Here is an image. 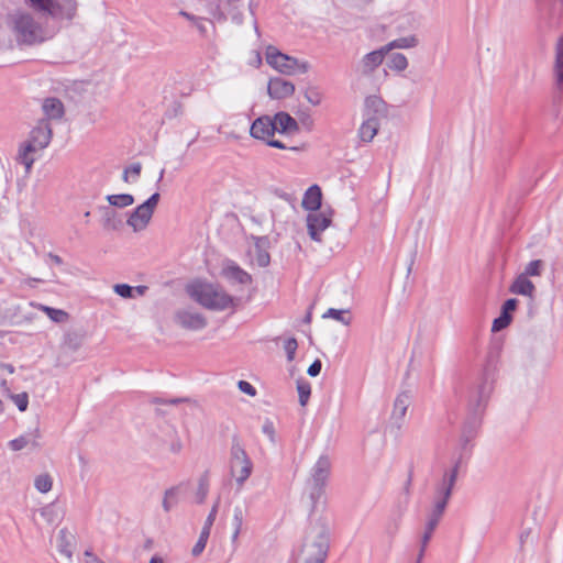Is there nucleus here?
Wrapping results in <instances>:
<instances>
[{
  "label": "nucleus",
  "instance_id": "58",
  "mask_svg": "<svg viewBox=\"0 0 563 563\" xmlns=\"http://www.w3.org/2000/svg\"><path fill=\"white\" fill-rule=\"evenodd\" d=\"M428 543H429V541H426V542H424V537H422V538H421V542H420V550H419V553H418V558H417L416 563H421V562H422V559H423V555H424L426 549H427V547H428Z\"/></svg>",
  "mask_w": 563,
  "mask_h": 563
},
{
  "label": "nucleus",
  "instance_id": "63",
  "mask_svg": "<svg viewBox=\"0 0 563 563\" xmlns=\"http://www.w3.org/2000/svg\"><path fill=\"white\" fill-rule=\"evenodd\" d=\"M52 512H53V509L51 506H46V507L42 508V510H41V515L43 517H45L48 521H52V518H51Z\"/></svg>",
  "mask_w": 563,
  "mask_h": 563
},
{
  "label": "nucleus",
  "instance_id": "51",
  "mask_svg": "<svg viewBox=\"0 0 563 563\" xmlns=\"http://www.w3.org/2000/svg\"><path fill=\"white\" fill-rule=\"evenodd\" d=\"M238 387L242 393H244L246 395H250V396L256 395L255 387L246 380H239Z\"/></svg>",
  "mask_w": 563,
  "mask_h": 563
},
{
  "label": "nucleus",
  "instance_id": "16",
  "mask_svg": "<svg viewBox=\"0 0 563 563\" xmlns=\"http://www.w3.org/2000/svg\"><path fill=\"white\" fill-rule=\"evenodd\" d=\"M52 139V129L46 120H41L30 133V143L37 150L45 148Z\"/></svg>",
  "mask_w": 563,
  "mask_h": 563
},
{
  "label": "nucleus",
  "instance_id": "46",
  "mask_svg": "<svg viewBox=\"0 0 563 563\" xmlns=\"http://www.w3.org/2000/svg\"><path fill=\"white\" fill-rule=\"evenodd\" d=\"M113 290L122 298H134V289L128 284H117L114 285Z\"/></svg>",
  "mask_w": 563,
  "mask_h": 563
},
{
  "label": "nucleus",
  "instance_id": "36",
  "mask_svg": "<svg viewBox=\"0 0 563 563\" xmlns=\"http://www.w3.org/2000/svg\"><path fill=\"white\" fill-rule=\"evenodd\" d=\"M70 539L71 534L67 531V529H60L58 533V549L59 552L66 555L67 558L71 556L70 550Z\"/></svg>",
  "mask_w": 563,
  "mask_h": 563
},
{
  "label": "nucleus",
  "instance_id": "41",
  "mask_svg": "<svg viewBox=\"0 0 563 563\" xmlns=\"http://www.w3.org/2000/svg\"><path fill=\"white\" fill-rule=\"evenodd\" d=\"M53 481L48 474H41L34 481V486L40 493H47L52 489Z\"/></svg>",
  "mask_w": 563,
  "mask_h": 563
},
{
  "label": "nucleus",
  "instance_id": "25",
  "mask_svg": "<svg viewBox=\"0 0 563 563\" xmlns=\"http://www.w3.org/2000/svg\"><path fill=\"white\" fill-rule=\"evenodd\" d=\"M42 109L48 119L58 120L64 115V104L57 98H46L43 101Z\"/></svg>",
  "mask_w": 563,
  "mask_h": 563
},
{
  "label": "nucleus",
  "instance_id": "1",
  "mask_svg": "<svg viewBox=\"0 0 563 563\" xmlns=\"http://www.w3.org/2000/svg\"><path fill=\"white\" fill-rule=\"evenodd\" d=\"M186 291L191 299L209 310L222 311L234 305L232 296L211 283L196 280L187 286Z\"/></svg>",
  "mask_w": 563,
  "mask_h": 563
},
{
  "label": "nucleus",
  "instance_id": "8",
  "mask_svg": "<svg viewBox=\"0 0 563 563\" xmlns=\"http://www.w3.org/2000/svg\"><path fill=\"white\" fill-rule=\"evenodd\" d=\"M276 129L273 117L262 115L252 123L250 133L254 139L262 140L272 147L285 150L287 146L282 141L273 139Z\"/></svg>",
  "mask_w": 563,
  "mask_h": 563
},
{
  "label": "nucleus",
  "instance_id": "62",
  "mask_svg": "<svg viewBox=\"0 0 563 563\" xmlns=\"http://www.w3.org/2000/svg\"><path fill=\"white\" fill-rule=\"evenodd\" d=\"M309 67H310V65L307 62L298 60V65L296 66V73L305 74L308 71Z\"/></svg>",
  "mask_w": 563,
  "mask_h": 563
},
{
  "label": "nucleus",
  "instance_id": "22",
  "mask_svg": "<svg viewBox=\"0 0 563 563\" xmlns=\"http://www.w3.org/2000/svg\"><path fill=\"white\" fill-rule=\"evenodd\" d=\"M554 75L556 89L563 98V35L559 38L555 49Z\"/></svg>",
  "mask_w": 563,
  "mask_h": 563
},
{
  "label": "nucleus",
  "instance_id": "11",
  "mask_svg": "<svg viewBox=\"0 0 563 563\" xmlns=\"http://www.w3.org/2000/svg\"><path fill=\"white\" fill-rule=\"evenodd\" d=\"M301 207L309 213L306 217V225L311 240L317 241V184L311 185L305 192Z\"/></svg>",
  "mask_w": 563,
  "mask_h": 563
},
{
  "label": "nucleus",
  "instance_id": "52",
  "mask_svg": "<svg viewBox=\"0 0 563 563\" xmlns=\"http://www.w3.org/2000/svg\"><path fill=\"white\" fill-rule=\"evenodd\" d=\"M517 306L518 300L516 298L507 299L501 307V312L506 314H511V312L516 310Z\"/></svg>",
  "mask_w": 563,
  "mask_h": 563
},
{
  "label": "nucleus",
  "instance_id": "17",
  "mask_svg": "<svg viewBox=\"0 0 563 563\" xmlns=\"http://www.w3.org/2000/svg\"><path fill=\"white\" fill-rule=\"evenodd\" d=\"M388 54L385 46L369 52L363 56L361 59L358 67L363 75L372 74L376 68H378L385 59V56Z\"/></svg>",
  "mask_w": 563,
  "mask_h": 563
},
{
  "label": "nucleus",
  "instance_id": "4",
  "mask_svg": "<svg viewBox=\"0 0 563 563\" xmlns=\"http://www.w3.org/2000/svg\"><path fill=\"white\" fill-rule=\"evenodd\" d=\"M229 465L231 475L235 477L238 486L242 487L252 474L253 463L238 435L232 438Z\"/></svg>",
  "mask_w": 563,
  "mask_h": 563
},
{
  "label": "nucleus",
  "instance_id": "54",
  "mask_svg": "<svg viewBox=\"0 0 563 563\" xmlns=\"http://www.w3.org/2000/svg\"><path fill=\"white\" fill-rule=\"evenodd\" d=\"M187 400H188L187 398H178V397L177 398L167 399V400L166 399H162V398H155L153 400V402L154 404H158V405H166V404H168V405H178V404L185 402Z\"/></svg>",
  "mask_w": 563,
  "mask_h": 563
},
{
  "label": "nucleus",
  "instance_id": "6",
  "mask_svg": "<svg viewBox=\"0 0 563 563\" xmlns=\"http://www.w3.org/2000/svg\"><path fill=\"white\" fill-rule=\"evenodd\" d=\"M29 2L35 11L45 12L55 19L71 20L77 11L75 0H64L62 3L54 0H29Z\"/></svg>",
  "mask_w": 563,
  "mask_h": 563
},
{
  "label": "nucleus",
  "instance_id": "44",
  "mask_svg": "<svg viewBox=\"0 0 563 563\" xmlns=\"http://www.w3.org/2000/svg\"><path fill=\"white\" fill-rule=\"evenodd\" d=\"M511 314H506L504 312L500 313L498 318H496L492 325L493 332L501 331L503 329L507 328L509 323L511 322Z\"/></svg>",
  "mask_w": 563,
  "mask_h": 563
},
{
  "label": "nucleus",
  "instance_id": "20",
  "mask_svg": "<svg viewBox=\"0 0 563 563\" xmlns=\"http://www.w3.org/2000/svg\"><path fill=\"white\" fill-rule=\"evenodd\" d=\"M276 133L290 134L298 130L297 121L287 112L280 111L273 117Z\"/></svg>",
  "mask_w": 563,
  "mask_h": 563
},
{
  "label": "nucleus",
  "instance_id": "13",
  "mask_svg": "<svg viewBox=\"0 0 563 563\" xmlns=\"http://www.w3.org/2000/svg\"><path fill=\"white\" fill-rule=\"evenodd\" d=\"M175 321L186 330L198 331L207 327V319L190 309H180L175 313Z\"/></svg>",
  "mask_w": 563,
  "mask_h": 563
},
{
  "label": "nucleus",
  "instance_id": "64",
  "mask_svg": "<svg viewBox=\"0 0 563 563\" xmlns=\"http://www.w3.org/2000/svg\"><path fill=\"white\" fill-rule=\"evenodd\" d=\"M133 289H134V295L136 294L137 296H144L148 288H147V286L140 285V286L133 287Z\"/></svg>",
  "mask_w": 563,
  "mask_h": 563
},
{
  "label": "nucleus",
  "instance_id": "38",
  "mask_svg": "<svg viewBox=\"0 0 563 563\" xmlns=\"http://www.w3.org/2000/svg\"><path fill=\"white\" fill-rule=\"evenodd\" d=\"M84 335L78 332H68L65 335L64 344L70 351H77L82 344Z\"/></svg>",
  "mask_w": 563,
  "mask_h": 563
},
{
  "label": "nucleus",
  "instance_id": "15",
  "mask_svg": "<svg viewBox=\"0 0 563 563\" xmlns=\"http://www.w3.org/2000/svg\"><path fill=\"white\" fill-rule=\"evenodd\" d=\"M267 91L272 99L282 100L294 93L295 86L291 81L282 77H273L268 81Z\"/></svg>",
  "mask_w": 563,
  "mask_h": 563
},
{
  "label": "nucleus",
  "instance_id": "35",
  "mask_svg": "<svg viewBox=\"0 0 563 563\" xmlns=\"http://www.w3.org/2000/svg\"><path fill=\"white\" fill-rule=\"evenodd\" d=\"M387 66L391 70L402 71L408 67V59L404 54L395 53L390 55Z\"/></svg>",
  "mask_w": 563,
  "mask_h": 563
},
{
  "label": "nucleus",
  "instance_id": "5",
  "mask_svg": "<svg viewBox=\"0 0 563 563\" xmlns=\"http://www.w3.org/2000/svg\"><path fill=\"white\" fill-rule=\"evenodd\" d=\"M333 214L334 210L330 206H323L322 194L319 189V244H321L322 253L327 258H330L333 253L341 250V242L339 239L328 242V236L323 234L325 229L331 225Z\"/></svg>",
  "mask_w": 563,
  "mask_h": 563
},
{
  "label": "nucleus",
  "instance_id": "26",
  "mask_svg": "<svg viewBox=\"0 0 563 563\" xmlns=\"http://www.w3.org/2000/svg\"><path fill=\"white\" fill-rule=\"evenodd\" d=\"M331 461L328 456L319 457V497L322 495L331 475Z\"/></svg>",
  "mask_w": 563,
  "mask_h": 563
},
{
  "label": "nucleus",
  "instance_id": "37",
  "mask_svg": "<svg viewBox=\"0 0 563 563\" xmlns=\"http://www.w3.org/2000/svg\"><path fill=\"white\" fill-rule=\"evenodd\" d=\"M208 492H209V477L207 474H203L198 479V487H197V492H196L197 504L205 503Z\"/></svg>",
  "mask_w": 563,
  "mask_h": 563
},
{
  "label": "nucleus",
  "instance_id": "33",
  "mask_svg": "<svg viewBox=\"0 0 563 563\" xmlns=\"http://www.w3.org/2000/svg\"><path fill=\"white\" fill-rule=\"evenodd\" d=\"M107 200L110 206L125 208L134 203V197L130 194L108 195Z\"/></svg>",
  "mask_w": 563,
  "mask_h": 563
},
{
  "label": "nucleus",
  "instance_id": "18",
  "mask_svg": "<svg viewBox=\"0 0 563 563\" xmlns=\"http://www.w3.org/2000/svg\"><path fill=\"white\" fill-rule=\"evenodd\" d=\"M467 457H468L467 454L462 452L453 461L452 467L449 470H445L443 472L441 479L435 485H439L441 487H444V488L453 492V488H454L456 479H457L459 470H460L461 465L463 464L464 460Z\"/></svg>",
  "mask_w": 563,
  "mask_h": 563
},
{
  "label": "nucleus",
  "instance_id": "56",
  "mask_svg": "<svg viewBox=\"0 0 563 563\" xmlns=\"http://www.w3.org/2000/svg\"><path fill=\"white\" fill-rule=\"evenodd\" d=\"M263 432L269 438V440L272 442L275 441L274 439V435H275V430H274V426H273V422L271 421H266L264 424H263V428H262Z\"/></svg>",
  "mask_w": 563,
  "mask_h": 563
},
{
  "label": "nucleus",
  "instance_id": "7",
  "mask_svg": "<svg viewBox=\"0 0 563 563\" xmlns=\"http://www.w3.org/2000/svg\"><path fill=\"white\" fill-rule=\"evenodd\" d=\"M159 194L154 192L146 201L137 206L129 216L126 224L135 232L144 230L152 219L155 208L159 202Z\"/></svg>",
  "mask_w": 563,
  "mask_h": 563
},
{
  "label": "nucleus",
  "instance_id": "55",
  "mask_svg": "<svg viewBox=\"0 0 563 563\" xmlns=\"http://www.w3.org/2000/svg\"><path fill=\"white\" fill-rule=\"evenodd\" d=\"M206 22H208L207 16L200 15L198 21H196V23L194 24L201 35H206L207 32H208L207 26H206Z\"/></svg>",
  "mask_w": 563,
  "mask_h": 563
},
{
  "label": "nucleus",
  "instance_id": "3",
  "mask_svg": "<svg viewBox=\"0 0 563 563\" xmlns=\"http://www.w3.org/2000/svg\"><path fill=\"white\" fill-rule=\"evenodd\" d=\"M388 106L379 96L366 97L364 101L363 122L358 129V137L369 143L378 133L380 121L387 118Z\"/></svg>",
  "mask_w": 563,
  "mask_h": 563
},
{
  "label": "nucleus",
  "instance_id": "42",
  "mask_svg": "<svg viewBox=\"0 0 563 563\" xmlns=\"http://www.w3.org/2000/svg\"><path fill=\"white\" fill-rule=\"evenodd\" d=\"M43 310L46 312L48 318L57 323L65 322L68 319V313L60 309H55L52 307H43Z\"/></svg>",
  "mask_w": 563,
  "mask_h": 563
},
{
  "label": "nucleus",
  "instance_id": "61",
  "mask_svg": "<svg viewBox=\"0 0 563 563\" xmlns=\"http://www.w3.org/2000/svg\"><path fill=\"white\" fill-rule=\"evenodd\" d=\"M85 556L87 558L86 563H104L89 550L85 551Z\"/></svg>",
  "mask_w": 563,
  "mask_h": 563
},
{
  "label": "nucleus",
  "instance_id": "9",
  "mask_svg": "<svg viewBox=\"0 0 563 563\" xmlns=\"http://www.w3.org/2000/svg\"><path fill=\"white\" fill-rule=\"evenodd\" d=\"M410 402L411 396L408 391L398 394L394 401L389 423L386 427V431L394 434L395 438H398L400 434V430L404 426L405 417Z\"/></svg>",
  "mask_w": 563,
  "mask_h": 563
},
{
  "label": "nucleus",
  "instance_id": "2",
  "mask_svg": "<svg viewBox=\"0 0 563 563\" xmlns=\"http://www.w3.org/2000/svg\"><path fill=\"white\" fill-rule=\"evenodd\" d=\"M9 26L18 45L32 46L47 40L46 32L41 23L35 21L29 12L16 11L9 15Z\"/></svg>",
  "mask_w": 563,
  "mask_h": 563
},
{
  "label": "nucleus",
  "instance_id": "34",
  "mask_svg": "<svg viewBox=\"0 0 563 563\" xmlns=\"http://www.w3.org/2000/svg\"><path fill=\"white\" fill-rule=\"evenodd\" d=\"M489 391H490V388L486 383H483L478 386L477 398L475 400V405H473V404L471 405L474 413H477L479 410H482L485 407Z\"/></svg>",
  "mask_w": 563,
  "mask_h": 563
},
{
  "label": "nucleus",
  "instance_id": "23",
  "mask_svg": "<svg viewBox=\"0 0 563 563\" xmlns=\"http://www.w3.org/2000/svg\"><path fill=\"white\" fill-rule=\"evenodd\" d=\"M255 241V262L260 267L269 265L271 256L267 252L269 240L267 236H253Z\"/></svg>",
  "mask_w": 563,
  "mask_h": 563
},
{
  "label": "nucleus",
  "instance_id": "50",
  "mask_svg": "<svg viewBox=\"0 0 563 563\" xmlns=\"http://www.w3.org/2000/svg\"><path fill=\"white\" fill-rule=\"evenodd\" d=\"M216 517L217 516L214 515V509H211L206 521H205V525H203L200 533H205V536H208V537L210 536L211 527L214 523Z\"/></svg>",
  "mask_w": 563,
  "mask_h": 563
},
{
  "label": "nucleus",
  "instance_id": "12",
  "mask_svg": "<svg viewBox=\"0 0 563 563\" xmlns=\"http://www.w3.org/2000/svg\"><path fill=\"white\" fill-rule=\"evenodd\" d=\"M196 12L207 16L211 25L214 22L224 23L228 21L227 13L222 9V0H198Z\"/></svg>",
  "mask_w": 563,
  "mask_h": 563
},
{
  "label": "nucleus",
  "instance_id": "32",
  "mask_svg": "<svg viewBox=\"0 0 563 563\" xmlns=\"http://www.w3.org/2000/svg\"><path fill=\"white\" fill-rule=\"evenodd\" d=\"M417 44H418L417 37L411 35V36H406V37H400V38L394 40L384 46H385L386 51L389 53L394 48H411V47H416Z\"/></svg>",
  "mask_w": 563,
  "mask_h": 563
},
{
  "label": "nucleus",
  "instance_id": "49",
  "mask_svg": "<svg viewBox=\"0 0 563 563\" xmlns=\"http://www.w3.org/2000/svg\"><path fill=\"white\" fill-rule=\"evenodd\" d=\"M297 346H298L297 341L294 338H290L285 342L284 347L287 353V358L289 361H291L294 358Z\"/></svg>",
  "mask_w": 563,
  "mask_h": 563
},
{
  "label": "nucleus",
  "instance_id": "27",
  "mask_svg": "<svg viewBox=\"0 0 563 563\" xmlns=\"http://www.w3.org/2000/svg\"><path fill=\"white\" fill-rule=\"evenodd\" d=\"M240 0H222V9L227 13L228 20L240 25L243 22V14L239 8Z\"/></svg>",
  "mask_w": 563,
  "mask_h": 563
},
{
  "label": "nucleus",
  "instance_id": "48",
  "mask_svg": "<svg viewBox=\"0 0 563 563\" xmlns=\"http://www.w3.org/2000/svg\"><path fill=\"white\" fill-rule=\"evenodd\" d=\"M244 521V511L241 507L236 506L233 510V526L238 531H242Z\"/></svg>",
  "mask_w": 563,
  "mask_h": 563
},
{
  "label": "nucleus",
  "instance_id": "39",
  "mask_svg": "<svg viewBox=\"0 0 563 563\" xmlns=\"http://www.w3.org/2000/svg\"><path fill=\"white\" fill-rule=\"evenodd\" d=\"M297 390L299 395V404L300 406H306L310 395H311V386L308 382L305 380H297Z\"/></svg>",
  "mask_w": 563,
  "mask_h": 563
},
{
  "label": "nucleus",
  "instance_id": "21",
  "mask_svg": "<svg viewBox=\"0 0 563 563\" xmlns=\"http://www.w3.org/2000/svg\"><path fill=\"white\" fill-rule=\"evenodd\" d=\"M510 292L526 296L532 301L536 294L534 284L526 276L520 274L509 288Z\"/></svg>",
  "mask_w": 563,
  "mask_h": 563
},
{
  "label": "nucleus",
  "instance_id": "10",
  "mask_svg": "<svg viewBox=\"0 0 563 563\" xmlns=\"http://www.w3.org/2000/svg\"><path fill=\"white\" fill-rule=\"evenodd\" d=\"M265 57L267 64L275 68L277 71L285 75L296 74L298 59L282 53L275 46L271 45L266 48Z\"/></svg>",
  "mask_w": 563,
  "mask_h": 563
},
{
  "label": "nucleus",
  "instance_id": "14",
  "mask_svg": "<svg viewBox=\"0 0 563 563\" xmlns=\"http://www.w3.org/2000/svg\"><path fill=\"white\" fill-rule=\"evenodd\" d=\"M451 496L452 490L435 485L433 494V506L428 515V519L440 522Z\"/></svg>",
  "mask_w": 563,
  "mask_h": 563
},
{
  "label": "nucleus",
  "instance_id": "45",
  "mask_svg": "<svg viewBox=\"0 0 563 563\" xmlns=\"http://www.w3.org/2000/svg\"><path fill=\"white\" fill-rule=\"evenodd\" d=\"M10 399L16 405L20 411H25L29 406V395L26 393L11 394Z\"/></svg>",
  "mask_w": 563,
  "mask_h": 563
},
{
  "label": "nucleus",
  "instance_id": "40",
  "mask_svg": "<svg viewBox=\"0 0 563 563\" xmlns=\"http://www.w3.org/2000/svg\"><path fill=\"white\" fill-rule=\"evenodd\" d=\"M179 486H173L165 490L164 499L162 506L166 512L170 511L173 506L177 503V500L172 501L176 498L178 494Z\"/></svg>",
  "mask_w": 563,
  "mask_h": 563
},
{
  "label": "nucleus",
  "instance_id": "53",
  "mask_svg": "<svg viewBox=\"0 0 563 563\" xmlns=\"http://www.w3.org/2000/svg\"><path fill=\"white\" fill-rule=\"evenodd\" d=\"M438 525H439V522L427 519L426 530H424V533L422 534V537H424V542L431 540L432 533L435 530Z\"/></svg>",
  "mask_w": 563,
  "mask_h": 563
},
{
  "label": "nucleus",
  "instance_id": "59",
  "mask_svg": "<svg viewBox=\"0 0 563 563\" xmlns=\"http://www.w3.org/2000/svg\"><path fill=\"white\" fill-rule=\"evenodd\" d=\"M179 14L184 18H186L188 21H190L191 23H196V21H198V19L200 18V14L197 12V13H189L187 11H184L181 10L179 12Z\"/></svg>",
  "mask_w": 563,
  "mask_h": 563
},
{
  "label": "nucleus",
  "instance_id": "57",
  "mask_svg": "<svg viewBox=\"0 0 563 563\" xmlns=\"http://www.w3.org/2000/svg\"><path fill=\"white\" fill-rule=\"evenodd\" d=\"M473 438V433L471 431H466L464 430L462 437H461V446H462V451L464 453H466V448H467V444L470 443L471 439Z\"/></svg>",
  "mask_w": 563,
  "mask_h": 563
},
{
  "label": "nucleus",
  "instance_id": "24",
  "mask_svg": "<svg viewBox=\"0 0 563 563\" xmlns=\"http://www.w3.org/2000/svg\"><path fill=\"white\" fill-rule=\"evenodd\" d=\"M102 213V225L106 230H119L122 225V220L118 212L109 206L100 207Z\"/></svg>",
  "mask_w": 563,
  "mask_h": 563
},
{
  "label": "nucleus",
  "instance_id": "30",
  "mask_svg": "<svg viewBox=\"0 0 563 563\" xmlns=\"http://www.w3.org/2000/svg\"><path fill=\"white\" fill-rule=\"evenodd\" d=\"M319 538L321 539L319 542V563H324L330 550L331 538V531L328 526L322 525L321 531L319 532Z\"/></svg>",
  "mask_w": 563,
  "mask_h": 563
},
{
  "label": "nucleus",
  "instance_id": "60",
  "mask_svg": "<svg viewBox=\"0 0 563 563\" xmlns=\"http://www.w3.org/2000/svg\"><path fill=\"white\" fill-rule=\"evenodd\" d=\"M126 169H130V174H132L135 178L140 176L142 170V164L141 163H133L131 166L126 167Z\"/></svg>",
  "mask_w": 563,
  "mask_h": 563
},
{
  "label": "nucleus",
  "instance_id": "19",
  "mask_svg": "<svg viewBox=\"0 0 563 563\" xmlns=\"http://www.w3.org/2000/svg\"><path fill=\"white\" fill-rule=\"evenodd\" d=\"M222 275L231 284L247 285L252 283V276L233 262L222 268Z\"/></svg>",
  "mask_w": 563,
  "mask_h": 563
},
{
  "label": "nucleus",
  "instance_id": "47",
  "mask_svg": "<svg viewBox=\"0 0 563 563\" xmlns=\"http://www.w3.org/2000/svg\"><path fill=\"white\" fill-rule=\"evenodd\" d=\"M208 539H209L208 536H205V533H200L198 541L196 542V544L194 545V548L191 550V553L194 556H198L203 552Z\"/></svg>",
  "mask_w": 563,
  "mask_h": 563
},
{
  "label": "nucleus",
  "instance_id": "43",
  "mask_svg": "<svg viewBox=\"0 0 563 563\" xmlns=\"http://www.w3.org/2000/svg\"><path fill=\"white\" fill-rule=\"evenodd\" d=\"M544 263L541 260H533L527 264L525 272L522 275L529 276H540L543 269Z\"/></svg>",
  "mask_w": 563,
  "mask_h": 563
},
{
  "label": "nucleus",
  "instance_id": "31",
  "mask_svg": "<svg viewBox=\"0 0 563 563\" xmlns=\"http://www.w3.org/2000/svg\"><path fill=\"white\" fill-rule=\"evenodd\" d=\"M37 148L30 142L25 143L19 150L18 161L25 166V172L30 173L34 163V158L30 157V153L36 152Z\"/></svg>",
  "mask_w": 563,
  "mask_h": 563
},
{
  "label": "nucleus",
  "instance_id": "29",
  "mask_svg": "<svg viewBox=\"0 0 563 563\" xmlns=\"http://www.w3.org/2000/svg\"><path fill=\"white\" fill-rule=\"evenodd\" d=\"M32 439L26 435H21L16 439H13L9 442V446L12 451H20L26 448L29 444H32L33 448H37L38 443L36 441L40 438L38 429H35L34 433L31 434Z\"/></svg>",
  "mask_w": 563,
  "mask_h": 563
},
{
  "label": "nucleus",
  "instance_id": "28",
  "mask_svg": "<svg viewBox=\"0 0 563 563\" xmlns=\"http://www.w3.org/2000/svg\"><path fill=\"white\" fill-rule=\"evenodd\" d=\"M322 319H333L341 324L349 327L352 322L351 311L349 309L330 308L321 314Z\"/></svg>",
  "mask_w": 563,
  "mask_h": 563
}]
</instances>
